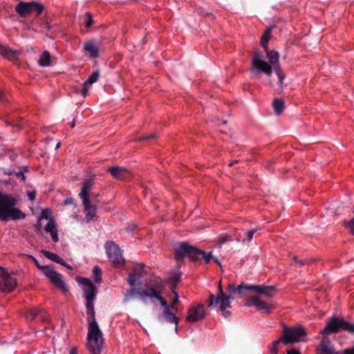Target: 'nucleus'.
<instances>
[{"label": "nucleus", "mask_w": 354, "mask_h": 354, "mask_svg": "<svg viewBox=\"0 0 354 354\" xmlns=\"http://www.w3.org/2000/svg\"><path fill=\"white\" fill-rule=\"evenodd\" d=\"M88 315V332L86 348L88 354H101L104 343L103 334L95 319L93 303H86Z\"/></svg>", "instance_id": "f257e3e1"}, {"label": "nucleus", "mask_w": 354, "mask_h": 354, "mask_svg": "<svg viewBox=\"0 0 354 354\" xmlns=\"http://www.w3.org/2000/svg\"><path fill=\"white\" fill-rule=\"evenodd\" d=\"M163 286L161 279L152 275L149 279V284L146 285L144 288L138 290L137 295L142 300H145L147 298L156 299L162 306L169 308L176 315L178 311L177 304H171L168 306L167 300L162 297Z\"/></svg>", "instance_id": "f03ea898"}, {"label": "nucleus", "mask_w": 354, "mask_h": 354, "mask_svg": "<svg viewBox=\"0 0 354 354\" xmlns=\"http://www.w3.org/2000/svg\"><path fill=\"white\" fill-rule=\"evenodd\" d=\"M19 200L12 194L0 191V221L21 220L26 218V214L16 207Z\"/></svg>", "instance_id": "7ed1b4c3"}, {"label": "nucleus", "mask_w": 354, "mask_h": 354, "mask_svg": "<svg viewBox=\"0 0 354 354\" xmlns=\"http://www.w3.org/2000/svg\"><path fill=\"white\" fill-rule=\"evenodd\" d=\"M185 257H188L192 261L203 259L205 263L208 264L212 255V252L206 253L187 242H183L174 249V258L177 261H182Z\"/></svg>", "instance_id": "20e7f679"}, {"label": "nucleus", "mask_w": 354, "mask_h": 354, "mask_svg": "<svg viewBox=\"0 0 354 354\" xmlns=\"http://www.w3.org/2000/svg\"><path fill=\"white\" fill-rule=\"evenodd\" d=\"M231 296L223 292L221 282H218V293L214 295L209 293V298L207 300V304L209 308L218 307L221 311L222 315L225 317H228L231 315V312L227 308H231L230 299Z\"/></svg>", "instance_id": "39448f33"}, {"label": "nucleus", "mask_w": 354, "mask_h": 354, "mask_svg": "<svg viewBox=\"0 0 354 354\" xmlns=\"http://www.w3.org/2000/svg\"><path fill=\"white\" fill-rule=\"evenodd\" d=\"M44 10V6L35 1H19L15 6V12L20 17L26 18L32 13H35V16H39Z\"/></svg>", "instance_id": "423d86ee"}, {"label": "nucleus", "mask_w": 354, "mask_h": 354, "mask_svg": "<svg viewBox=\"0 0 354 354\" xmlns=\"http://www.w3.org/2000/svg\"><path fill=\"white\" fill-rule=\"evenodd\" d=\"M250 290L256 292L266 298H272L275 293L276 289L272 286L266 285H245L243 283L236 286V293L242 294L243 290Z\"/></svg>", "instance_id": "0eeeda50"}, {"label": "nucleus", "mask_w": 354, "mask_h": 354, "mask_svg": "<svg viewBox=\"0 0 354 354\" xmlns=\"http://www.w3.org/2000/svg\"><path fill=\"white\" fill-rule=\"evenodd\" d=\"M104 248L109 259L112 262L113 266H122L125 260L122 256V250L113 241H107Z\"/></svg>", "instance_id": "6e6552de"}, {"label": "nucleus", "mask_w": 354, "mask_h": 354, "mask_svg": "<svg viewBox=\"0 0 354 354\" xmlns=\"http://www.w3.org/2000/svg\"><path fill=\"white\" fill-rule=\"evenodd\" d=\"M17 286V281L13 274L0 267V290L3 292H11Z\"/></svg>", "instance_id": "1a4fd4ad"}, {"label": "nucleus", "mask_w": 354, "mask_h": 354, "mask_svg": "<svg viewBox=\"0 0 354 354\" xmlns=\"http://www.w3.org/2000/svg\"><path fill=\"white\" fill-rule=\"evenodd\" d=\"M77 281L82 285V290L86 303H94L97 289L93 283L88 278L79 277Z\"/></svg>", "instance_id": "9d476101"}, {"label": "nucleus", "mask_w": 354, "mask_h": 354, "mask_svg": "<svg viewBox=\"0 0 354 354\" xmlns=\"http://www.w3.org/2000/svg\"><path fill=\"white\" fill-rule=\"evenodd\" d=\"M45 276L57 288L65 292L67 290L65 282L62 279V275L49 266L43 267Z\"/></svg>", "instance_id": "9b49d317"}, {"label": "nucleus", "mask_w": 354, "mask_h": 354, "mask_svg": "<svg viewBox=\"0 0 354 354\" xmlns=\"http://www.w3.org/2000/svg\"><path fill=\"white\" fill-rule=\"evenodd\" d=\"M252 66L270 76L272 72V66L262 59V55L259 51L254 53L252 58Z\"/></svg>", "instance_id": "f8f14e48"}, {"label": "nucleus", "mask_w": 354, "mask_h": 354, "mask_svg": "<svg viewBox=\"0 0 354 354\" xmlns=\"http://www.w3.org/2000/svg\"><path fill=\"white\" fill-rule=\"evenodd\" d=\"M343 319L337 317H330L324 328L320 331L323 336H326L332 333H338L342 330Z\"/></svg>", "instance_id": "ddd939ff"}, {"label": "nucleus", "mask_w": 354, "mask_h": 354, "mask_svg": "<svg viewBox=\"0 0 354 354\" xmlns=\"http://www.w3.org/2000/svg\"><path fill=\"white\" fill-rule=\"evenodd\" d=\"M266 53L267 57L269 59L270 64H272V67L278 77V82L279 85L282 84L283 80L285 78V75L283 73L281 68L278 64L279 62V53L275 50H268V47L267 46V50H264Z\"/></svg>", "instance_id": "4468645a"}, {"label": "nucleus", "mask_w": 354, "mask_h": 354, "mask_svg": "<svg viewBox=\"0 0 354 354\" xmlns=\"http://www.w3.org/2000/svg\"><path fill=\"white\" fill-rule=\"evenodd\" d=\"M26 318L28 320H38L41 322H48L49 321L48 314L43 309L38 307H32L26 310L25 313Z\"/></svg>", "instance_id": "2eb2a0df"}, {"label": "nucleus", "mask_w": 354, "mask_h": 354, "mask_svg": "<svg viewBox=\"0 0 354 354\" xmlns=\"http://www.w3.org/2000/svg\"><path fill=\"white\" fill-rule=\"evenodd\" d=\"M307 333L301 325L289 327V344L306 341Z\"/></svg>", "instance_id": "dca6fc26"}, {"label": "nucleus", "mask_w": 354, "mask_h": 354, "mask_svg": "<svg viewBox=\"0 0 354 354\" xmlns=\"http://www.w3.org/2000/svg\"><path fill=\"white\" fill-rule=\"evenodd\" d=\"M247 306H255L259 311L267 314L271 313L272 306L266 301H263L260 297L253 296L247 299L245 302Z\"/></svg>", "instance_id": "f3484780"}, {"label": "nucleus", "mask_w": 354, "mask_h": 354, "mask_svg": "<svg viewBox=\"0 0 354 354\" xmlns=\"http://www.w3.org/2000/svg\"><path fill=\"white\" fill-rule=\"evenodd\" d=\"M205 317L204 306L203 304H197L189 308L186 321L189 322H196L201 320Z\"/></svg>", "instance_id": "a211bd4d"}, {"label": "nucleus", "mask_w": 354, "mask_h": 354, "mask_svg": "<svg viewBox=\"0 0 354 354\" xmlns=\"http://www.w3.org/2000/svg\"><path fill=\"white\" fill-rule=\"evenodd\" d=\"M283 329L282 332V336L274 341L271 346H269V352L272 354H275L279 349V346L281 344L287 345L288 344V326L286 324H283Z\"/></svg>", "instance_id": "6ab92c4d"}, {"label": "nucleus", "mask_w": 354, "mask_h": 354, "mask_svg": "<svg viewBox=\"0 0 354 354\" xmlns=\"http://www.w3.org/2000/svg\"><path fill=\"white\" fill-rule=\"evenodd\" d=\"M106 171L117 180H124L129 176V171L127 168L119 166L109 167Z\"/></svg>", "instance_id": "aec40b11"}, {"label": "nucleus", "mask_w": 354, "mask_h": 354, "mask_svg": "<svg viewBox=\"0 0 354 354\" xmlns=\"http://www.w3.org/2000/svg\"><path fill=\"white\" fill-rule=\"evenodd\" d=\"M82 200V203L84 208V212L86 215V218L87 221L93 220L96 216L97 212V205L96 204H93L90 200V198H84Z\"/></svg>", "instance_id": "412c9836"}, {"label": "nucleus", "mask_w": 354, "mask_h": 354, "mask_svg": "<svg viewBox=\"0 0 354 354\" xmlns=\"http://www.w3.org/2000/svg\"><path fill=\"white\" fill-rule=\"evenodd\" d=\"M100 45L94 39L87 40L84 42V50L88 53L91 57L97 58L99 57Z\"/></svg>", "instance_id": "4be33fe9"}, {"label": "nucleus", "mask_w": 354, "mask_h": 354, "mask_svg": "<svg viewBox=\"0 0 354 354\" xmlns=\"http://www.w3.org/2000/svg\"><path fill=\"white\" fill-rule=\"evenodd\" d=\"M140 268H136L129 274L127 281L129 285L133 287L135 286L137 281L140 279L144 274V268L145 265L142 263Z\"/></svg>", "instance_id": "5701e85b"}, {"label": "nucleus", "mask_w": 354, "mask_h": 354, "mask_svg": "<svg viewBox=\"0 0 354 354\" xmlns=\"http://www.w3.org/2000/svg\"><path fill=\"white\" fill-rule=\"evenodd\" d=\"M317 354H342L341 351H337L329 341L322 340L317 347Z\"/></svg>", "instance_id": "b1692460"}, {"label": "nucleus", "mask_w": 354, "mask_h": 354, "mask_svg": "<svg viewBox=\"0 0 354 354\" xmlns=\"http://www.w3.org/2000/svg\"><path fill=\"white\" fill-rule=\"evenodd\" d=\"M162 316L165 320L168 323H171L175 324V330H178V324L179 322V318L176 317L169 308L164 307V310L162 311Z\"/></svg>", "instance_id": "393cba45"}, {"label": "nucleus", "mask_w": 354, "mask_h": 354, "mask_svg": "<svg viewBox=\"0 0 354 354\" xmlns=\"http://www.w3.org/2000/svg\"><path fill=\"white\" fill-rule=\"evenodd\" d=\"M46 232H49L52 237V240L53 242L57 243L59 240L57 230L56 228V225L55 221L53 218H50L46 225L44 227Z\"/></svg>", "instance_id": "a878e982"}, {"label": "nucleus", "mask_w": 354, "mask_h": 354, "mask_svg": "<svg viewBox=\"0 0 354 354\" xmlns=\"http://www.w3.org/2000/svg\"><path fill=\"white\" fill-rule=\"evenodd\" d=\"M0 54L7 59H15L19 55V53L17 50L10 49V48L0 44Z\"/></svg>", "instance_id": "bb28decb"}, {"label": "nucleus", "mask_w": 354, "mask_h": 354, "mask_svg": "<svg viewBox=\"0 0 354 354\" xmlns=\"http://www.w3.org/2000/svg\"><path fill=\"white\" fill-rule=\"evenodd\" d=\"M92 186L91 180L87 179L84 182L81 192L79 194L81 199L89 198V192L92 189Z\"/></svg>", "instance_id": "cd10ccee"}, {"label": "nucleus", "mask_w": 354, "mask_h": 354, "mask_svg": "<svg viewBox=\"0 0 354 354\" xmlns=\"http://www.w3.org/2000/svg\"><path fill=\"white\" fill-rule=\"evenodd\" d=\"M50 54L48 50H44L38 61L39 66L43 67L49 66L50 65Z\"/></svg>", "instance_id": "c85d7f7f"}, {"label": "nucleus", "mask_w": 354, "mask_h": 354, "mask_svg": "<svg viewBox=\"0 0 354 354\" xmlns=\"http://www.w3.org/2000/svg\"><path fill=\"white\" fill-rule=\"evenodd\" d=\"M272 29V27L267 28L261 38V45L264 50H267V46L271 37Z\"/></svg>", "instance_id": "c756f323"}, {"label": "nucleus", "mask_w": 354, "mask_h": 354, "mask_svg": "<svg viewBox=\"0 0 354 354\" xmlns=\"http://www.w3.org/2000/svg\"><path fill=\"white\" fill-rule=\"evenodd\" d=\"M272 106L275 114L280 115L285 108L284 102L282 100L275 98L272 102Z\"/></svg>", "instance_id": "7c9ffc66"}, {"label": "nucleus", "mask_w": 354, "mask_h": 354, "mask_svg": "<svg viewBox=\"0 0 354 354\" xmlns=\"http://www.w3.org/2000/svg\"><path fill=\"white\" fill-rule=\"evenodd\" d=\"M312 261L308 259H299L298 257L297 256H295L292 257V262L293 263H291L290 264L291 266H298V267H301L303 266H305V265H308Z\"/></svg>", "instance_id": "2f4dec72"}, {"label": "nucleus", "mask_w": 354, "mask_h": 354, "mask_svg": "<svg viewBox=\"0 0 354 354\" xmlns=\"http://www.w3.org/2000/svg\"><path fill=\"white\" fill-rule=\"evenodd\" d=\"M93 277L94 281L97 283H100L102 281V270L98 266H95L92 270Z\"/></svg>", "instance_id": "473e14b6"}, {"label": "nucleus", "mask_w": 354, "mask_h": 354, "mask_svg": "<svg viewBox=\"0 0 354 354\" xmlns=\"http://www.w3.org/2000/svg\"><path fill=\"white\" fill-rule=\"evenodd\" d=\"M342 330L354 334V324L345 321L343 319Z\"/></svg>", "instance_id": "72a5a7b5"}, {"label": "nucleus", "mask_w": 354, "mask_h": 354, "mask_svg": "<svg viewBox=\"0 0 354 354\" xmlns=\"http://www.w3.org/2000/svg\"><path fill=\"white\" fill-rule=\"evenodd\" d=\"M100 77V73L98 71L93 72L91 75L88 77L87 80L85 82L86 84L91 85L93 83L96 82Z\"/></svg>", "instance_id": "f704fd0d"}, {"label": "nucleus", "mask_w": 354, "mask_h": 354, "mask_svg": "<svg viewBox=\"0 0 354 354\" xmlns=\"http://www.w3.org/2000/svg\"><path fill=\"white\" fill-rule=\"evenodd\" d=\"M181 278V273L176 272L174 273L168 279L169 283H178Z\"/></svg>", "instance_id": "c9c22d12"}, {"label": "nucleus", "mask_w": 354, "mask_h": 354, "mask_svg": "<svg viewBox=\"0 0 354 354\" xmlns=\"http://www.w3.org/2000/svg\"><path fill=\"white\" fill-rule=\"evenodd\" d=\"M43 254L46 258H48V259H50L55 263L57 261V260L59 257V256L57 255V254L51 252L50 251L44 250Z\"/></svg>", "instance_id": "e433bc0d"}, {"label": "nucleus", "mask_w": 354, "mask_h": 354, "mask_svg": "<svg viewBox=\"0 0 354 354\" xmlns=\"http://www.w3.org/2000/svg\"><path fill=\"white\" fill-rule=\"evenodd\" d=\"M85 26L86 28H89L93 23V17L91 14L89 12H86L85 14Z\"/></svg>", "instance_id": "4c0bfd02"}, {"label": "nucleus", "mask_w": 354, "mask_h": 354, "mask_svg": "<svg viewBox=\"0 0 354 354\" xmlns=\"http://www.w3.org/2000/svg\"><path fill=\"white\" fill-rule=\"evenodd\" d=\"M232 241L231 236L225 235V236H221L218 239V243L220 244H223L227 241Z\"/></svg>", "instance_id": "58836bf2"}, {"label": "nucleus", "mask_w": 354, "mask_h": 354, "mask_svg": "<svg viewBox=\"0 0 354 354\" xmlns=\"http://www.w3.org/2000/svg\"><path fill=\"white\" fill-rule=\"evenodd\" d=\"M256 230H248L245 234H246V240L248 241H250L255 233Z\"/></svg>", "instance_id": "ea45409f"}, {"label": "nucleus", "mask_w": 354, "mask_h": 354, "mask_svg": "<svg viewBox=\"0 0 354 354\" xmlns=\"http://www.w3.org/2000/svg\"><path fill=\"white\" fill-rule=\"evenodd\" d=\"M88 84H86V82L83 84L82 94L84 97H86L88 93Z\"/></svg>", "instance_id": "a19ab883"}, {"label": "nucleus", "mask_w": 354, "mask_h": 354, "mask_svg": "<svg viewBox=\"0 0 354 354\" xmlns=\"http://www.w3.org/2000/svg\"><path fill=\"white\" fill-rule=\"evenodd\" d=\"M155 137H156V134L151 133L146 136H142V137L139 138V140H148L149 139L154 138Z\"/></svg>", "instance_id": "79ce46f5"}, {"label": "nucleus", "mask_w": 354, "mask_h": 354, "mask_svg": "<svg viewBox=\"0 0 354 354\" xmlns=\"http://www.w3.org/2000/svg\"><path fill=\"white\" fill-rule=\"evenodd\" d=\"M50 213L51 212L48 209H44L41 212V218H48V217Z\"/></svg>", "instance_id": "37998d69"}, {"label": "nucleus", "mask_w": 354, "mask_h": 354, "mask_svg": "<svg viewBox=\"0 0 354 354\" xmlns=\"http://www.w3.org/2000/svg\"><path fill=\"white\" fill-rule=\"evenodd\" d=\"M89 196H91V201L93 203V204H96L97 203V198L99 196V194H91V195H89Z\"/></svg>", "instance_id": "c03bdc74"}, {"label": "nucleus", "mask_w": 354, "mask_h": 354, "mask_svg": "<svg viewBox=\"0 0 354 354\" xmlns=\"http://www.w3.org/2000/svg\"><path fill=\"white\" fill-rule=\"evenodd\" d=\"M174 297L171 304H178L179 303V296H178V292H174Z\"/></svg>", "instance_id": "a18cd8bd"}, {"label": "nucleus", "mask_w": 354, "mask_h": 354, "mask_svg": "<svg viewBox=\"0 0 354 354\" xmlns=\"http://www.w3.org/2000/svg\"><path fill=\"white\" fill-rule=\"evenodd\" d=\"M28 199L33 201L35 199L36 192L35 191L28 193Z\"/></svg>", "instance_id": "49530a36"}, {"label": "nucleus", "mask_w": 354, "mask_h": 354, "mask_svg": "<svg viewBox=\"0 0 354 354\" xmlns=\"http://www.w3.org/2000/svg\"><path fill=\"white\" fill-rule=\"evenodd\" d=\"M342 354H354V346L351 348L345 349Z\"/></svg>", "instance_id": "de8ad7c7"}, {"label": "nucleus", "mask_w": 354, "mask_h": 354, "mask_svg": "<svg viewBox=\"0 0 354 354\" xmlns=\"http://www.w3.org/2000/svg\"><path fill=\"white\" fill-rule=\"evenodd\" d=\"M227 289H228L230 292H231V293H236V286L234 285L229 284L228 287H227Z\"/></svg>", "instance_id": "09e8293b"}, {"label": "nucleus", "mask_w": 354, "mask_h": 354, "mask_svg": "<svg viewBox=\"0 0 354 354\" xmlns=\"http://www.w3.org/2000/svg\"><path fill=\"white\" fill-rule=\"evenodd\" d=\"M169 284H170V286H171L170 289H171L172 293L174 294V292H177L176 291V288L178 283H169Z\"/></svg>", "instance_id": "8fccbe9b"}, {"label": "nucleus", "mask_w": 354, "mask_h": 354, "mask_svg": "<svg viewBox=\"0 0 354 354\" xmlns=\"http://www.w3.org/2000/svg\"><path fill=\"white\" fill-rule=\"evenodd\" d=\"M17 176L19 177V178H21V179L23 180H26V176L24 175V174L22 172V171H19L17 174Z\"/></svg>", "instance_id": "3c124183"}, {"label": "nucleus", "mask_w": 354, "mask_h": 354, "mask_svg": "<svg viewBox=\"0 0 354 354\" xmlns=\"http://www.w3.org/2000/svg\"><path fill=\"white\" fill-rule=\"evenodd\" d=\"M289 354H301L300 351L295 348L289 349Z\"/></svg>", "instance_id": "603ef678"}, {"label": "nucleus", "mask_w": 354, "mask_h": 354, "mask_svg": "<svg viewBox=\"0 0 354 354\" xmlns=\"http://www.w3.org/2000/svg\"><path fill=\"white\" fill-rule=\"evenodd\" d=\"M69 354H77V348L73 347L69 352Z\"/></svg>", "instance_id": "864d4df0"}, {"label": "nucleus", "mask_w": 354, "mask_h": 354, "mask_svg": "<svg viewBox=\"0 0 354 354\" xmlns=\"http://www.w3.org/2000/svg\"><path fill=\"white\" fill-rule=\"evenodd\" d=\"M62 266H64V263H66V261L62 259L60 257H59L57 261L56 262Z\"/></svg>", "instance_id": "5fc2aeb1"}, {"label": "nucleus", "mask_w": 354, "mask_h": 354, "mask_svg": "<svg viewBox=\"0 0 354 354\" xmlns=\"http://www.w3.org/2000/svg\"><path fill=\"white\" fill-rule=\"evenodd\" d=\"M73 200L72 198H66V199L64 201V204H65V205L71 204V203H73Z\"/></svg>", "instance_id": "6e6d98bb"}, {"label": "nucleus", "mask_w": 354, "mask_h": 354, "mask_svg": "<svg viewBox=\"0 0 354 354\" xmlns=\"http://www.w3.org/2000/svg\"><path fill=\"white\" fill-rule=\"evenodd\" d=\"M4 93L0 91V102H3L4 100Z\"/></svg>", "instance_id": "4d7b16f0"}, {"label": "nucleus", "mask_w": 354, "mask_h": 354, "mask_svg": "<svg viewBox=\"0 0 354 354\" xmlns=\"http://www.w3.org/2000/svg\"><path fill=\"white\" fill-rule=\"evenodd\" d=\"M237 162H238V160H234L231 161V162L228 164V165H229V167H232V166H233L234 164H236V163H237Z\"/></svg>", "instance_id": "13d9d810"}, {"label": "nucleus", "mask_w": 354, "mask_h": 354, "mask_svg": "<svg viewBox=\"0 0 354 354\" xmlns=\"http://www.w3.org/2000/svg\"><path fill=\"white\" fill-rule=\"evenodd\" d=\"M63 266L66 267L68 270H72L73 269L72 266H70L69 264H68L66 262L64 263V265Z\"/></svg>", "instance_id": "bf43d9fd"}, {"label": "nucleus", "mask_w": 354, "mask_h": 354, "mask_svg": "<svg viewBox=\"0 0 354 354\" xmlns=\"http://www.w3.org/2000/svg\"><path fill=\"white\" fill-rule=\"evenodd\" d=\"M214 261L218 265L220 268H221V263L217 258H214Z\"/></svg>", "instance_id": "052dcab7"}, {"label": "nucleus", "mask_w": 354, "mask_h": 354, "mask_svg": "<svg viewBox=\"0 0 354 354\" xmlns=\"http://www.w3.org/2000/svg\"><path fill=\"white\" fill-rule=\"evenodd\" d=\"M44 26H45V28H46L47 30H49V29L50 28V24H49L48 23H46V24H44Z\"/></svg>", "instance_id": "680f3d73"}, {"label": "nucleus", "mask_w": 354, "mask_h": 354, "mask_svg": "<svg viewBox=\"0 0 354 354\" xmlns=\"http://www.w3.org/2000/svg\"><path fill=\"white\" fill-rule=\"evenodd\" d=\"M75 125V118L73 119V122L71 124V128H74Z\"/></svg>", "instance_id": "e2e57ef3"}, {"label": "nucleus", "mask_w": 354, "mask_h": 354, "mask_svg": "<svg viewBox=\"0 0 354 354\" xmlns=\"http://www.w3.org/2000/svg\"><path fill=\"white\" fill-rule=\"evenodd\" d=\"M60 145H61V143H60V142H58V143L56 145L55 149H58L60 147Z\"/></svg>", "instance_id": "0e129e2a"}, {"label": "nucleus", "mask_w": 354, "mask_h": 354, "mask_svg": "<svg viewBox=\"0 0 354 354\" xmlns=\"http://www.w3.org/2000/svg\"><path fill=\"white\" fill-rule=\"evenodd\" d=\"M293 14H294V15H292L291 16L292 17H294L295 16L297 15V11H293Z\"/></svg>", "instance_id": "69168bd1"}, {"label": "nucleus", "mask_w": 354, "mask_h": 354, "mask_svg": "<svg viewBox=\"0 0 354 354\" xmlns=\"http://www.w3.org/2000/svg\"><path fill=\"white\" fill-rule=\"evenodd\" d=\"M37 230H40V225L37 227Z\"/></svg>", "instance_id": "338daca9"}]
</instances>
